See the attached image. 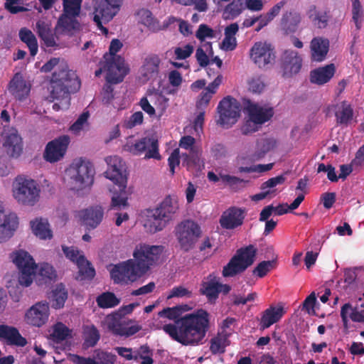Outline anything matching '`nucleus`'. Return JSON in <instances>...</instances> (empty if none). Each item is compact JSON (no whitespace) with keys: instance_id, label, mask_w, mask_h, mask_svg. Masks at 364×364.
I'll return each instance as SVG.
<instances>
[{"instance_id":"nucleus-1","label":"nucleus","mask_w":364,"mask_h":364,"mask_svg":"<svg viewBox=\"0 0 364 364\" xmlns=\"http://www.w3.org/2000/svg\"><path fill=\"white\" fill-rule=\"evenodd\" d=\"M210 328V314L203 309L186 314L176 324H166L163 330L183 346H198L202 343Z\"/></svg>"},{"instance_id":"nucleus-2","label":"nucleus","mask_w":364,"mask_h":364,"mask_svg":"<svg viewBox=\"0 0 364 364\" xmlns=\"http://www.w3.org/2000/svg\"><path fill=\"white\" fill-rule=\"evenodd\" d=\"M108 168L105 172L106 178L111 180L117 189L114 187L110 189L113 192L112 196V206L121 208L128 205L127 194L126 191L127 183V173L124 163L119 156H108L105 159Z\"/></svg>"},{"instance_id":"nucleus-3","label":"nucleus","mask_w":364,"mask_h":364,"mask_svg":"<svg viewBox=\"0 0 364 364\" xmlns=\"http://www.w3.org/2000/svg\"><path fill=\"white\" fill-rule=\"evenodd\" d=\"M51 97L56 100H70V94L79 90L80 81L72 70H69L66 64H60L55 70L51 78Z\"/></svg>"},{"instance_id":"nucleus-4","label":"nucleus","mask_w":364,"mask_h":364,"mask_svg":"<svg viewBox=\"0 0 364 364\" xmlns=\"http://www.w3.org/2000/svg\"><path fill=\"white\" fill-rule=\"evenodd\" d=\"M257 249L253 245L241 247L236 251L228 263L223 267L222 275L233 277L244 272L255 262Z\"/></svg>"},{"instance_id":"nucleus-5","label":"nucleus","mask_w":364,"mask_h":364,"mask_svg":"<svg viewBox=\"0 0 364 364\" xmlns=\"http://www.w3.org/2000/svg\"><path fill=\"white\" fill-rule=\"evenodd\" d=\"M95 168L89 161L79 159L71 164L68 175L72 184V189L80 191L90 187L94 182Z\"/></svg>"},{"instance_id":"nucleus-6","label":"nucleus","mask_w":364,"mask_h":364,"mask_svg":"<svg viewBox=\"0 0 364 364\" xmlns=\"http://www.w3.org/2000/svg\"><path fill=\"white\" fill-rule=\"evenodd\" d=\"M40 189L33 179L23 176L16 178L13 185L14 198L23 205H33L39 198Z\"/></svg>"},{"instance_id":"nucleus-7","label":"nucleus","mask_w":364,"mask_h":364,"mask_svg":"<svg viewBox=\"0 0 364 364\" xmlns=\"http://www.w3.org/2000/svg\"><path fill=\"white\" fill-rule=\"evenodd\" d=\"M10 259L20 271L19 283L24 287H29L33 282V277L37 265L30 254L23 250H19L10 255Z\"/></svg>"},{"instance_id":"nucleus-8","label":"nucleus","mask_w":364,"mask_h":364,"mask_svg":"<svg viewBox=\"0 0 364 364\" xmlns=\"http://www.w3.org/2000/svg\"><path fill=\"white\" fill-rule=\"evenodd\" d=\"M144 274L132 259L115 264L110 271L111 279L114 283L122 285L133 283Z\"/></svg>"},{"instance_id":"nucleus-9","label":"nucleus","mask_w":364,"mask_h":364,"mask_svg":"<svg viewBox=\"0 0 364 364\" xmlns=\"http://www.w3.org/2000/svg\"><path fill=\"white\" fill-rule=\"evenodd\" d=\"M164 250L161 245H137L133 252L134 260L139 269L146 274L159 260Z\"/></svg>"},{"instance_id":"nucleus-10","label":"nucleus","mask_w":364,"mask_h":364,"mask_svg":"<svg viewBox=\"0 0 364 364\" xmlns=\"http://www.w3.org/2000/svg\"><path fill=\"white\" fill-rule=\"evenodd\" d=\"M105 323L113 335L119 337L128 338L141 330V326L133 324L132 320L123 316L118 312L107 316Z\"/></svg>"},{"instance_id":"nucleus-11","label":"nucleus","mask_w":364,"mask_h":364,"mask_svg":"<svg viewBox=\"0 0 364 364\" xmlns=\"http://www.w3.org/2000/svg\"><path fill=\"white\" fill-rule=\"evenodd\" d=\"M220 278L215 272L205 277L200 283L199 292L205 296L210 304H215L220 294L227 295L231 290V287L227 284H223Z\"/></svg>"},{"instance_id":"nucleus-12","label":"nucleus","mask_w":364,"mask_h":364,"mask_svg":"<svg viewBox=\"0 0 364 364\" xmlns=\"http://www.w3.org/2000/svg\"><path fill=\"white\" fill-rule=\"evenodd\" d=\"M201 235L200 226L192 220L182 222L176 228V237L181 248L188 252L193 248Z\"/></svg>"},{"instance_id":"nucleus-13","label":"nucleus","mask_w":364,"mask_h":364,"mask_svg":"<svg viewBox=\"0 0 364 364\" xmlns=\"http://www.w3.org/2000/svg\"><path fill=\"white\" fill-rule=\"evenodd\" d=\"M219 119L218 124L225 128H229L235 124L240 116V105L233 97H224L218 105Z\"/></svg>"},{"instance_id":"nucleus-14","label":"nucleus","mask_w":364,"mask_h":364,"mask_svg":"<svg viewBox=\"0 0 364 364\" xmlns=\"http://www.w3.org/2000/svg\"><path fill=\"white\" fill-rule=\"evenodd\" d=\"M104 71L106 72V80L110 84H117L123 81L129 73V68L125 65V60L121 55L107 58V53L104 55Z\"/></svg>"},{"instance_id":"nucleus-15","label":"nucleus","mask_w":364,"mask_h":364,"mask_svg":"<svg viewBox=\"0 0 364 364\" xmlns=\"http://www.w3.org/2000/svg\"><path fill=\"white\" fill-rule=\"evenodd\" d=\"M122 0H95L93 21L97 26L111 21L119 12Z\"/></svg>"},{"instance_id":"nucleus-16","label":"nucleus","mask_w":364,"mask_h":364,"mask_svg":"<svg viewBox=\"0 0 364 364\" xmlns=\"http://www.w3.org/2000/svg\"><path fill=\"white\" fill-rule=\"evenodd\" d=\"M124 150L134 155H141L146 151V159H161L158 140L153 138L144 137L134 144L127 143L124 145Z\"/></svg>"},{"instance_id":"nucleus-17","label":"nucleus","mask_w":364,"mask_h":364,"mask_svg":"<svg viewBox=\"0 0 364 364\" xmlns=\"http://www.w3.org/2000/svg\"><path fill=\"white\" fill-rule=\"evenodd\" d=\"M251 60L259 67L264 68L275 60L274 47L266 42H256L250 51Z\"/></svg>"},{"instance_id":"nucleus-18","label":"nucleus","mask_w":364,"mask_h":364,"mask_svg":"<svg viewBox=\"0 0 364 364\" xmlns=\"http://www.w3.org/2000/svg\"><path fill=\"white\" fill-rule=\"evenodd\" d=\"M70 141V137L68 135L60 136L49 141L43 153L44 159L50 163L59 161L64 157Z\"/></svg>"},{"instance_id":"nucleus-19","label":"nucleus","mask_w":364,"mask_h":364,"mask_svg":"<svg viewBox=\"0 0 364 364\" xmlns=\"http://www.w3.org/2000/svg\"><path fill=\"white\" fill-rule=\"evenodd\" d=\"M302 66V58L296 50H285L280 59V67L282 75L284 77H290L297 74Z\"/></svg>"},{"instance_id":"nucleus-20","label":"nucleus","mask_w":364,"mask_h":364,"mask_svg":"<svg viewBox=\"0 0 364 364\" xmlns=\"http://www.w3.org/2000/svg\"><path fill=\"white\" fill-rule=\"evenodd\" d=\"M48 316V304L47 302H38L26 311L25 321L30 325L41 327L46 323Z\"/></svg>"},{"instance_id":"nucleus-21","label":"nucleus","mask_w":364,"mask_h":364,"mask_svg":"<svg viewBox=\"0 0 364 364\" xmlns=\"http://www.w3.org/2000/svg\"><path fill=\"white\" fill-rule=\"evenodd\" d=\"M245 218V209L232 206L223 213L219 222L223 228L233 230L243 224Z\"/></svg>"},{"instance_id":"nucleus-22","label":"nucleus","mask_w":364,"mask_h":364,"mask_svg":"<svg viewBox=\"0 0 364 364\" xmlns=\"http://www.w3.org/2000/svg\"><path fill=\"white\" fill-rule=\"evenodd\" d=\"M248 117H251L256 123L262 124L268 122L274 115V109L272 107H263L256 103L249 102L247 106Z\"/></svg>"},{"instance_id":"nucleus-23","label":"nucleus","mask_w":364,"mask_h":364,"mask_svg":"<svg viewBox=\"0 0 364 364\" xmlns=\"http://www.w3.org/2000/svg\"><path fill=\"white\" fill-rule=\"evenodd\" d=\"M8 90L14 98L21 101L28 96L31 87L27 85L21 74L18 73L11 80Z\"/></svg>"},{"instance_id":"nucleus-24","label":"nucleus","mask_w":364,"mask_h":364,"mask_svg":"<svg viewBox=\"0 0 364 364\" xmlns=\"http://www.w3.org/2000/svg\"><path fill=\"white\" fill-rule=\"evenodd\" d=\"M330 43L328 38L315 37L310 43L311 58L312 61H323L328 53Z\"/></svg>"},{"instance_id":"nucleus-25","label":"nucleus","mask_w":364,"mask_h":364,"mask_svg":"<svg viewBox=\"0 0 364 364\" xmlns=\"http://www.w3.org/2000/svg\"><path fill=\"white\" fill-rule=\"evenodd\" d=\"M285 314L283 306H270L262 312L259 321L260 329L264 330L279 322Z\"/></svg>"},{"instance_id":"nucleus-26","label":"nucleus","mask_w":364,"mask_h":364,"mask_svg":"<svg viewBox=\"0 0 364 364\" xmlns=\"http://www.w3.org/2000/svg\"><path fill=\"white\" fill-rule=\"evenodd\" d=\"M0 338L5 340L9 345L23 347L27 344L26 339L16 328L4 324L0 325Z\"/></svg>"},{"instance_id":"nucleus-27","label":"nucleus","mask_w":364,"mask_h":364,"mask_svg":"<svg viewBox=\"0 0 364 364\" xmlns=\"http://www.w3.org/2000/svg\"><path fill=\"white\" fill-rule=\"evenodd\" d=\"M3 145L6 154L10 157L18 158L23 152L22 138L16 133L9 134Z\"/></svg>"},{"instance_id":"nucleus-28","label":"nucleus","mask_w":364,"mask_h":364,"mask_svg":"<svg viewBox=\"0 0 364 364\" xmlns=\"http://www.w3.org/2000/svg\"><path fill=\"white\" fill-rule=\"evenodd\" d=\"M335 72L336 67L333 63L315 69L310 73L311 82L317 85H323L333 77Z\"/></svg>"},{"instance_id":"nucleus-29","label":"nucleus","mask_w":364,"mask_h":364,"mask_svg":"<svg viewBox=\"0 0 364 364\" xmlns=\"http://www.w3.org/2000/svg\"><path fill=\"white\" fill-rule=\"evenodd\" d=\"M18 225V217L15 213L5 215L3 223L0 224V242H5L11 237Z\"/></svg>"},{"instance_id":"nucleus-30","label":"nucleus","mask_w":364,"mask_h":364,"mask_svg":"<svg viewBox=\"0 0 364 364\" xmlns=\"http://www.w3.org/2000/svg\"><path fill=\"white\" fill-rule=\"evenodd\" d=\"M104 212L100 206L92 207L82 212L83 223L90 229L95 228L102 221Z\"/></svg>"},{"instance_id":"nucleus-31","label":"nucleus","mask_w":364,"mask_h":364,"mask_svg":"<svg viewBox=\"0 0 364 364\" xmlns=\"http://www.w3.org/2000/svg\"><path fill=\"white\" fill-rule=\"evenodd\" d=\"M161 59L156 54H151L148 55L142 66V74L144 77L150 80H155L159 74V65Z\"/></svg>"},{"instance_id":"nucleus-32","label":"nucleus","mask_w":364,"mask_h":364,"mask_svg":"<svg viewBox=\"0 0 364 364\" xmlns=\"http://www.w3.org/2000/svg\"><path fill=\"white\" fill-rule=\"evenodd\" d=\"M31 228L33 234L41 240H50L53 237V232L47 219L36 218L31 220Z\"/></svg>"},{"instance_id":"nucleus-33","label":"nucleus","mask_w":364,"mask_h":364,"mask_svg":"<svg viewBox=\"0 0 364 364\" xmlns=\"http://www.w3.org/2000/svg\"><path fill=\"white\" fill-rule=\"evenodd\" d=\"M178 208L177 200L167 196L161 203L159 207L155 208V213L162 217L166 221H168Z\"/></svg>"},{"instance_id":"nucleus-34","label":"nucleus","mask_w":364,"mask_h":364,"mask_svg":"<svg viewBox=\"0 0 364 364\" xmlns=\"http://www.w3.org/2000/svg\"><path fill=\"white\" fill-rule=\"evenodd\" d=\"M301 21V17L299 12L294 10L286 11L281 18V26L287 33H294Z\"/></svg>"},{"instance_id":"nucleus-35","label":"nucleus","mask_w":364,"mask_h":364,"mask_svg":"<svg viewBox=\"0 0 364 364\" xmlns=\"http://www.w3.org/2000/svg\"><path fill=\"white\" fill-rule=\"evenodd\" d=\"M230 333L225 331L219 332L217 336L210 339V350L212 354H223L225 352V348L230 345L229 337Z\"/></svg>"},{"instance_id":"nucleus-36","label":"nucleus","mask_w":364,"mask_h":364,"mask_svg":"<svg viewBox=\"0 0 364 364\" xmlns=\"http://www.w3.org/2000/svg\"><path fill=\"white\" fill-rule=\"evenodd\" d=\"M155 213V210H148L146 218L144 221V228L146 231L150 233H155L161 231L166 226L167 221H166L160 215Z\"/></svg>"},{"instance_id":"nucleus-37","label":"nucleus","mask_w":364,"mask_h":364,"mask_svg":"<svg viewBox=\"0 0 364 364\" xmlns=\"http://www.w3.org/2000/svg\"><path fill=\"white\" fill-rule=\"evenodd\" d=\"M77 17L63 13L59 17L55 31L60 29L62 33L72 34L73 31L78 30L80 28V23L76 19Z\"/></svg>"},{"instance_id":"nucleus-38","label":"nucleus","mask_w":364,"mask_h":364,"mask_svg":"<svg viewBox=\"0 0 364 364\" xmlns=\"http://www.w3.org/2000/svg\"><path fill=\"white\" fill-rule=\"evenodd\" d=\"M306 15L313 24L318 28H325L328 26L329 15L327 11H318L314 4L310 5Z\"/></svg>"},{"instance_id":"nucleus-39","label":"nucleus","mask_w":364,"mask_h":364,"mask_svg":"<svg viewBox=\"0 0 364 364\" xmlns=\"http://www.w3.org/2000/svg\"><path fill=\"white\" fill-rule=\"evenodd\" d=\"M18 36L21 41L26 43L29 48L30 55L34 57L38 50V41L35 35L31 30L22 28L19 31Z\"/></svg>"},{"instance_id":"nucleus-40","label":"nucleus","mask_w":364,"mask_h":364,"mask_svg":"<svg viewBox=\"0 0 364 364\" xmlns=\"http://www.w3.org/2000/svg\"><path fill=\"white\" fill-rule=\"evenodd\" d=\"M79 271L77 277V279L80 280H90L94 278L95 275V270L91 266V263L85 258V257H81L78 260V264H77Z\"/></svg>"},{"instance_id":"nucleus-41","label":"nucleus","mask_w":364,"mask_h":364,"mask_svg":"<svg viewBox=\"0 0 364 364\" xmlns=\"http://www.w3.org/2000/svg\"><path fill=\"white\" fill-rule=\"evenodd\" d=\"M188 304L178 305L173 307L164 308L162 311L159 312L160 317L167 318L170 320H173L175 322L179 319L183 313L190 310Z\"/></svg>"},{"instance_id":"nucleus-42","label":"nucleus","mask_w":364,"mask_h":364,"mask_svg":"<svg viewBox=\"0 0 364 364\" xmlns=\"http://www.w3.org/2000/svg\"><path fill=\"white\" fill-rule=\"evenodd\" d=\"M84 345L87 347H94L100 338L98 329L93 325L83 326Z\"/></svg>"},{"instance_id":"nucleus-43","label":"nucleus","mask_w":364,"mask_h":364,"mask_svg":"<svg viewBox=\"0 0 364 364\" xmlns=\"http://www.w3.org/2000/svg\"><path fill=\"white\" fill-rule=\"evenodd\" d=\"M96 302L100 308L110 309L117 306L120 303V299L113 292L106 291L96 298Z\"/></svg>"},{"instance_id":"nucleus-44","label":"nucleus","mask_w":364,"mask_h":364,"mask_svg":"<svg viewBox=\"0 0 364 364\" xmlns=\"http://www.w3.org/2000/svg\"><path fill=\"white\" fill-rule=\"evenodd\" d=\"M140 22L152 31L160 30L159 22L153 16L152 13L147 9L139 11Z\"/></svg>"},{"instance_id":"nucleus-45","label":"nucleus","mask_w":364,"mask_h":364,"mask_svg":"<svg viewBox=\"0 0 364 364\" xmlns=\"http://www.w3.org/2000/svg\"><path fill=\"white\" fill-rule=\"evenodd\" d=\"M336 122L339 124H348L353 119V109L346 101L341 103V110L335 112Z\"/></svg>"},{"instance_id":"nucleus-46","label":"nucleus","mask_w":364,"mask_h":364,"mask_svg":"<svg viewBox=\"0 0 364 364\" xmlns=\"http://www.w3.org/2000/svg\"><path fill=\"white\" fill-rule=\"evenodd\" d=\"M277 259V257L272 260L259 262L253 269L252 274L259 278L264 277L272 269L276 268Z\"/></svg>"},{"instance_id":"nucleus-47","label":"nucleus","mask_w":364,"mask_h":364,"mask_svg":"<svg viewBox=\"0 0 364 364\" xmlns=\"http://www.w3.org/2000/svg\"><path fill=\"white\" fill-rule=\"evenodd\" d=\"M68 298V292L64 286L60 284L57 285L56 288L53 291V307L55 309H60Z\"/></svg>"},{"instance_id":"nucleus-48","label":"nucleus","mask_w":364,"mask_h":364,"mask_svg":"<svg viewBox=\"0 0 364 364\" xmlns=\"http://www.w3.org/2000/svg\"><path fill=\"white\" fill-rule=\"evenodd\" d=\"M70 334V330L63 323H58L53 328L51 337L56 343L65 340Z\"/></svg>"},{"instance_id":"nucleus-49","label":"nucleus","mask_w":364,"mask_h":364,"mask_svg":"<svg viewBox=\"0 0 364 364\" xmlns=\"http://www.w3.org/2000/svg\"><path fill=\"white\" fill-rule=\"evenodd\" d=\"M82 1V0H63V13L78 16L80 13Z\"/></svg>"},{"instance_id":"nucleus-50","label":"nucleus","mask_w":364,"mask_h":364,"mask_svg":"<svg viewBox=\"0 0 364 364\" xmlns=\"http://www.w3.org/2000/svg\"><path fill=\"white\" fill-rule=\"evenodd\" d=\"M182 165L186 166L188 170L199 166L200 161V153L198 151L191 149L190 154L183 155Z\"/></svg>"},{"instance_id":"nucleus-51","label":"nucleus","mask_w":364,"mask_h":364,"mask_svg":"<svg viewBox=\"0 0 364 364\" xmlns=\"http://www.w3.org/2000/svg\"><path fill=\"white\" fill-rule=\"evenodd\" d=\"M38 274L42 277L44 283L54 281L57 277L53 267L48 263H43L41 265Z\"/></svg>"},{"instance_id":"nucleus-52","label":"nucleus","mask_w":364,"mask_h":364,"mask_svg":"<svg viewBox=\"0 0 364 364\" xmlns=\"http://www.w3.org/2000/svg\"><path fill=\"white\" fill-rule=\"evenodd\" d=\"M242 1L243 0H237V2L233 1L226 6L225 13L228 14L227 18L233 19L242 12L245 9Z\"/></svg>"},{"instance_id":"nucleus-53","label":"nucleus","mask_w":364,"mask_h":364,"mask_svg":"<svg viewBox=\"0 0 364 364\" xmlns=\"http://www.w3.org/2000/svg\"><path fill=\"white\" fill-rule=\"evenodd\" d=\"M143 113L140 111L136 112L132 114L128 119L124 121L122 127L130 129L136 126L141 125L143 123Z\"/></svg>"},{"instance_id":"nucleus-54","label":"nucleus","mask_w":364,"mask_h":364,"mask_svg":"<svg viewBox=\"0 0 364 364\" xmlns=\"http://www.w3.org/2000/svg\"><path fill=\"white\" fill-rule=\"evenodd\" d=\"M62 250L65 257L76 264H78V260L81 257H85L84 255L80 254L78 249L75 247H66L63 245Z\"/></svg>"},{"instance_id":"nucleus-55","label":"nucleus","mask_w":364,"mask_h":364,"mask_svg":"<svg viewBox=\"0 0 364 364\" xmlns=\"http://www.w3.org/2000/svg\"><path fill=\"white\" fill-rule=\"evenodd\" d=\"M89 116L90 114L88 112H82L77 119V120L70 126V131L75 134L81 131L84 126L87 124Z\"/></svg>"},{"instance_id":"nucleus-56","label":"nucleus","mask_w":364,"mask_h":364,"mask_svg":"<svg viewBox=\"0 0 364 364\" xmlns=\"http://www.w3.org/2000/svg\"><path fill=\"white\" fill-rule=\"evenodd\" d=\"M192 296V292L188 290L187 288H185L183 286H177L174 287L170 291L169 294L167 296V299H171L173 297H186L191 298Z\"/></svg>"},{"instance_id":"nucleus-57","label":"nucleus","mask_w":364,"mask_h":364,"mask_svg":"<svg viewBox=\"0 0 364 364\" xmlns=\"http://www.w3.org/2000/svg\"><path fill=\"white\" fill-rule=\"evenodd\" d=\"M196 37L203 42L205 38H213L214 31L206 24H200L196 33Z\"/></svg>"},{"instance_id":"nucleus-58","label":"nucleus","mask_w":364,"mask_h":364,"mask_svg":"<svg viewBox=\"0 0 364 364\" xmlns=\"http://www.w3.org/2000/svg\"><path fill=\"white\" fill-rule=\"evenodd\" d=\"M261 125L256 123L251 117H249L242 126L240 130L243 135H248L258 131Z\"/></svg>"},{"instance_id":"nucleus-59","label":"nucleus","mask_w":364,"mask_h":364,"mask_svg":"<svg viewBox=\"0 0 364 364\" xmlns=\"http://www.w3.org/2000/svg\"><path fill=\"white\" fill-rule=\"evenodd\" d=\"M193 52V46L187 44L184 47H177L175 48L174 53L178 60H184L191 56Z\"/></svg>"},{"instance_id":"nucleus-60","label":"nucleus","mask_w":364,"mask_h":364,"mask_svg":"<svg viewBox=\"0 0 364 364\" xmlns=\"http://www.w3.org/2000/svg\"><path fill=\"white\" fill-rule=\"evenodd\" d=\"M286 178L283 175L277 176L264 182L261 186V190L271 189L284 183Z\"/></svg>"},{"instance_id":"nucleus-61","label":"nucleus","mask_w":364,"mask_h":364,"mask_svg":"<svg viewBox=\"0 0 364 364\" xmlns=\"http://www.w3.org/2000/svg\"><path fill=\"white\" fill-rule=\"evenodd\" d=\"M36 33L39 38L48 34L52 31L51 23L45 20L40 19L36 24Z\"/></svg>"},{"instance_id":"nucleus-62","label":"nucleus","mask_w":364,"mask_h":364,"mask_svg":"<svg viewBox=\"0 0 364 364\" xmlns=\"http://www.w3.org/2000/svg\"><path fill=\"white\" fill-rule=\"evenodd\" d=\"M170 173L171 176L175 173V168L180 164V154L178 149H174L168 159Z\"/></svg>"},{"instance_id":"nucleus-63","label":"nucleus","mask_w":364,"mask_h":364,"mask_svg":"<svg viewBox=\"0 0 364 364\" xmlns=\"http://www.w3.org/2000/svg\"><path fill=\"white\" fill-rule=\"evenodd\" d=\"M213 97V95L209 91L204 90L200 93V97L196 102V108L197 109H205L208 107L211 98Z\"/></svg>"},{"instance_id":"nucleus-64","label":"nucleus","mask_w":364,"mask_h":364,"mask_svg":"<svg viewBox=\"0 0 364 364\" xmlns=\"http://www.w3.org/2000/svg\"><path fill=\"white\" fill-rule=\"evenodd\" d=\"M210 154L215 159H220L226 156L227 149L223 144H215L210 148Z\"/></svg>"}]
</instances>
